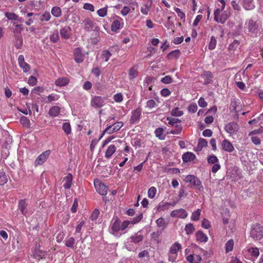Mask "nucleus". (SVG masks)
Here are the masks:
<instances>
[{
  "instance_id": "nucleus-11",
  "label": "nucleus",
  "mask_w": 263,
  "mask_h": 263,
  "mask_svg": "<svg viewBox=\"0 0 263 263\" xmlns=\"http://www.w3.org/2000/svg\"><path fill=\"white\" fill-rule=\"evenodd\" d=\"M28 203L26 199H21L18 201V210H20L21 214L26 216L28 214Z\"/></svg>"
},
{
  "instance_id": "nucleus-13",
  "label": "nucleus",
  "mask_w": 263,
  "mask_h": 263,
  "mask_svg": "<svg viewBox=\"0 0 263 263\" xmlns=\"http://www.w3.org/2000/svg\"><path fill=\"white\" fill-rule=\"evenodd\" d=\"M141 112L142 110L140 108H138L132 112L130 119V123H136L139 121Z\"/></svg>"
},
{
  "instance_id": "nucleus-41",
  "label": "nucleus",
  "mask_w": 263,
  "mask_h": 263,
  "mask_svg": "<svg viewBox=\"0 0 263 263\" xmlns=\"http://www.w3.org/2000/svg\"><path fill=\"white\" fill-rule=\"evenodd\" d=\"M129 77L130 79L135 78L138 75V71L135 67H132L129 70Z\"/></svg>"
},
{
  "instance_id": "nucleus-4",
  "label": "nucleus",
  "mask_w": 263,
  "mask_h": 263,
  "mask_svg": "<svg viewBox=\"0 0 263 263\" xmlns=\"http://www.w3.org/2000/svg\"><path fill=\"white\" fill-rule=\"evenodd\" d=\"M94 185L97 192L101 195H106L107 193L108 187L103 182L98 179L94 180Z\"/></svg>"
},
{
  "instance_id": "nucleus-1",
  "label": "nucleus",
  "mask_w": 263,
  "mask_h": 263,
  "mask_svg": "<svg viewBox=\"0 0 263 263\" xmlns=\"http://www.w3.org/2000/svg\"><path fill=\"white\" fill-rule=\"evenodd\" d=\"M186 182L190 183L192 186L196 187L199 192H202L204 191L203 186L200 180L196 176L189 175L185 177V179Z\"/></svg>"
},
{
  "instance_id": "nucleus-43",
  "label": "nucleus",
  "mask_w": 263,
  "mask_h": 263,
  "mask_svg": "<svg viewBox=\"0 0 263 263\" xmlns=\"http://www.w3.org/2000/svg\"><path fill=\"white\" fill-rule=\"evenodd\" d=\"M175 127L176 129H172V130H170L169 133L174 134H174H176V135L180 134L181 133L182 130V127L181 125L176 124L175 126Z\"/></svg>"
},
{
  "instance_id": "nucleus-25",
  "label": "nucleus",
  "mask_w": 263,
  "mask_h": 263,
  "mask_svg": "<svg viewBox=\"0 0 263 263\" xmlns=\"http://www.w3.org/2000/svg\"><path fill=\"white\" fill-rule=\"evenodd\" d=\"M14 45L17 49H21L23 45V37L21 34H14Z\"/></svg>"
},
{
  "instance_id": "nucleus-60",
  "label": "nucleus",
  "mask_w": 263,
  "mask_h": 263,
  "mask_svg": "<svg viewBox=\"0 0 263 263\" xmlns=\"http://www.w3.org/2000/svg\"><path fill=\"white\" fill-rule=\"evenodd\" d=\"M143 218V214L141 213L140 215L135 217L132 220L130 221L131 224H135L140 222Z\"/></svg>"
},
{
  "instance_id": "nucleus-53",
  "label": "nucleus",
  "mask_w": 263,
  "mask_h": 263,
  "mask_svg": "<svg viewBox=\"0 0 263 263\" xmlns=\"http://www.w3.org/2000/svg\"><path fill=\"white\" fill-rule=\"evenodd\" d=\"M200 213L201 210L200 209H198L195 212L193 213L191 219L194 221H198L199 219Z\"/></svg>"
},
{
  "instance_id": "nucleus-19",
  "label": "nucleus",
  "mask_w": 263,
  "mask_h": 263,
  "mask_svg": "<svg viewBox=\"0 0 263 263\" xmlns=\"http://www.w3.org/2000/svg\"><path fill=\"white\" fill-rule=\"evenodd\" d=\"M72 178V175L71 173H68L67 176L64 178L63 187L65 189H69L71 187Z\"/></svg>"
},
{
  "instance_id": "nucleus-9",
  "label": "nucleus",
  "mask_w": 263,
  "mask_h": 263,
  "mask_svg": "<svg viewBox=\"0 0 263 263\" xmlns=\"http://www.w3.org/2000/svg\"><path fill=\"white\" fill-rule=\"evenodd\" d=\"M116 17L117 19L115 20L111 25V31L115 32L121 29L124 25L122 18L117 15H116Z\"/></svg>"
},
{
  "instance_id": "nucleus-40",
  "label": "nucleus",
  "mask_w": 263,
  "mask_h": 263,
  "mask_svg": "<svg viewBox=\"0 0 263 263\" xmlns=\"http://www.w3.org/2000/svg\"><path fill=\"white\" fill-rule=\"evenodd\" d=\"M62 129L67 135H69L71 133V126L68 122H65L63 124Z\"/></svg>"
},
{
  "instance_id": "nucleus-32",
  "label": "nucleus",
  "mask_w": 263,
  "mask_h": 263,
  "mask_svg": "<svg viewBox=\"0 0 263 263\" xmlns=\"http://www.w3.org/2000/svg\"><path fill=\"white\" fill-rule=\"evenodd\" d=\"M12 24L15 27V28L13 30L14 34H21L23 30V25L18 24L15 22H12Z\"/></svg>"
},
{
  "instance_id": "nucleus-59",
  "label": "nucleus",
  "mask_w": 263,
  "mask_h": 263,
  "mask_svg": "<svg viewBox=\"0 0 263 263\" xmlns=\"http://www.w3.org/2000/svg\"><path fill=\"white\" fill-rule=\"evenodd\" d=\"M151 5H148L147 4L144 5V7L141 8V12L144 15H147L148 11L150 10Z\"/></svg>"
},
{
  "instance_id": "nucleus-23",
  "label": "nucleus",
  "mask_w": 263,
  "mask_h": 263,
  "mask_svg": "<svg viewBox=\"0 0 263 263\" xmlns=\"http://www.w3.org/2000/svg\"><path fill=\"white\" fill-rule=\"evenodd\" d=\"M242 6L247 10H251L255 8L253 0H242Z\"/></svg>"
},
{
  "instance_id": "nucleus-27",
  "label": "nucleus",
  "mask_w": 263,
  "mask_h": 263,
  "mask_svg": "<svg viewBox=\"0 0 263 263\" xmlns=\"http://www.w3.org/2000/svg\"><path fill=\"white\" fill-rule=\"evenodd\" d=\"M61 110V108L58 106H54L52 107L49 110V115L53 117L58 116Z\"/></svg>"
},
{
  "instance_id": "nucleus-64",
  "label": "nucleus",
  "mask_w": 263,
  "mask_h": 263,
  "mask_svg": "<svg viewBox=\"0 0 263 263\" xmlns=\"http://www.w3.org/2000/svg\"><path fill=\"white\" fill-rule=\"evenodd\" d=\"M100 212L98 209H95L92 213L90 218L91 220H96L99 215Z\"/></svg>"
},
{
  "instance_id": "nucleus-7",
  "label": "nucleus",
  "mask_w": 263,
  "mask_h": 263,
  "mask_svg": "<svg viewBox=\"0 0 263 263\" xmlns=\"http://www.w3.org/2000/svg\"><path fill=\"white\" fill-rule=\"evenodd\" d=\"M84 28L86 31L89 32L95 28V30L99 31V27L96 26L95 23L89 18H86L83 22Z\"/></svg>"
},
{
  "instance_id": "nucleus-15",
  "label": "nucleus",
  "mask_w": 263,
  "mask_h": 263,
  "mask_svg": "<svg viewBox=\"0 0 263 263\" xmlns=\"http://www.w3.org/2000/svg\"><path fill=\"white\" fill-rule=\"evenodd\" d=\"M114 222L110 226L111 230L113 232H118L121 230V221L117 217H114L112 221Z\"/></svg>"
},
{
  "instance_id": "nucleus-22",
  "label": "nucleus",
  "mask_w": 263,
  "mask_h": 263,
  "mask_svg": "<svg viewBox=\"0 0 263 263\" xmlns=\"http://www.w3.org/2000/svg\"><path fill=\"white\" fill-rule=\"evenodd\" d=\"M182 160L184 162L193 161L196 158L195 155L192 152H186L182 155Z\"/></svg>"
},
{
  "instance_id": "nucleus-48",
  "label": "nucleus",
  "mask_w": 263,
  "mask_h": 263,
  "mask_svg": "<svg viewBox=\"0 0 263 263\" xmlns=\"http://www.w3.org/2000/svg\"><path fill=\"white\" fill-rule=\"evenodd\" d=\"M61 10L59 7H53L51 10V13L55 17H59L61 15Z\"/></svg>"
},
{
  "instance_id": "nucleus-21",
  "label": "nucleus",
  "mask_w": 263,
  "mask_h": 263,
  "mask_svg": "<svg viewBox=\"0 0 263 263\" xmlns=\"http://www.w3.org/2000/svg\"><path fill=\"white\" fill-rule=\"evenodd\" d=\"M69 82V80L66 77L59 78L55 81V84L57 86L62 87L67 85Z\"/></svg>"
},
{
  "instance_id": "nucleus-3",
  "label": "nucleus",
  "mask_w": 263,
  "mask_h": 263,
  "mask_svg": "<svg viewBox=\"0 0 263 263\" xmlns=\"http://www.w3.org/2000/svg\"><path fill=\"white\" fill-rule=\"evenodd\" d=\"M106 98L99 96H93L90 100V105L94 108H100L105 104Z\"/></svg>"
},
{
  "instance_id": "nucleus-18",
  "label": "nucleus",
  "mask_w": 263,
  "mask_h": 263,
  "mask_svg": "<svg viewBox=\"0 0 263 263\" xmlns=\"http://www.w3.org/2000/svg\"><path fill=\"white\" fill-rule=\"evenodd\" d=\"M143 235L142 234H139V232H138L131 236L129 237V240H130V242L134 243H139L143 241Z\"/></svg>"
},
{
  "instance_id": "nucleus-56",
  "label": "nucleus",
  "mask_w": 263,
  "mask_h": 263,
  "mask_svg": "<svg viewBox=\"0 0 263 263\" xmlns=\"http://www.w3.org/2000/svg\"><path fill=\"white\" fill-rule=\"evenodd\" d=\"M156 192L157 190L156 187L152 186L151 188H149L148 191V197L152 199L154 198V197L156 195Z\"/></svg>"
},
{
  "instance_id": "nucleus-31",
  "label": "nucleus",
  "mask_w": 263,
  "mask_h": 263,
  "mask_svg": "<svg viewBox=\"0 0 263 263\" xmlns=\"http://www.w3.org/2000/svg\"><path fill=\"white\" fill-rule=\"evenodd\" d=\"M9 178V176L6 175L5 172L3 170L0 171V185H3L6 184Z\"/></svg>"
},
{
  "instance_id": "nucleus-2",
  "label": "nucleus",
  "mask_w": 263,
  "mask_h": 263,
  "mask_svg": "<svg viewBox=\"0 0 263 263\" xmlns=\"http://www.w3.org/2000/svg\"><path fill=\"white\" fill-rule=\"evenodd\" d=\"M250 236L255 240L261 239L263 237V227L258 223L253 225Z\"/></svg>"
},
{
  "instance_id": "nucleus-30",
  "label": "nucleus",
  "mask_w": 263,
  "mask_h": 263,
  "mask_svg": "<svg viewBox=\"0 0 263 263\" xmlns=\"http://www.w3.org/2000/svg\"><path fill=\"white\" fill-rule=\"evenodd\" d=\"M50 41L53 43H57L60 39L59 32L58 30H54L49 36Z\"/></svg>"
},
{
  "instance_id": "nucleus-10",
  "label": "nucleus",
  "mask_w": 263,
  "mask_h": 263,
  "mask_svg": "<svg viewBox=\"0 0 263 263\" xmlns=\"http://www.w3.org/2000/svg\"><path fill=\"white\" fill-rule=\"evenodd\" d=\"M50 154V151L49 150H47L43 153H42L41 155H40L35 160L34 163L35 165H41L44 163L48 157L49 156Z\"/></svg>"
},
{
  "instance_id": "nucleus-46",
  "label": "nucleus",
  "mask_w": 263,
  "mask_h": 263,
  "mask_svg": "<svg viewBox=\"0 0 263 263\" xmlns=\"http://www.w3.org/2000/svg\"><path fill=\"white\" fill-rule=\"evenodd\" d=\"M234 246V241L233 239H230L226 243V252H229L232 251Z\"/></svg>"
},
{
  "instance_id": "nucleus-54",
  "label": "nucleus",
  "mask_w": 263,
  "mask_h": 263,
  "mask_svg": "<svg viewBox=\"0 0 263 263\" xmlns=\"http://www.w3.org/2000/svg\"><path fill=\"white\" fill-rule=\"evenodd\" d=\"M107 6L103 8L100 9L97 11V14L100 17H104L107 15Z\"/></svg>"
},
{
  "instance_id": "nucleus-28",
  "label": "nucleus",
  "mask_w": 263,
  "mask_h": 263,
  "mask_svg": "<svg viewBox=\"0 0 263 263\" xmlns=\"http://www.w3.org/2000/svg\"><path fill=\"white\" fill-rule=\"evenodd\" d=\"M181 248V245L179 242H176L171 247L169 254H177V252Z\"/></svg>"
},
{
  "instance_id": "nucleus-26",
  "label": "nucleus",
  "mask_w": 263,
  "mask_h": 263,
  "mask_svg": "<svg viewBox=\"0 0 263 263\" xmlns=\"http://www.w3.org/2000/svg\"><path fill=\"white\" fill-rule=\"evenodd\" d=\"M116 151V147L114 145L111 144L109 145L105 152V158L107 159L110 158L112 155L115 153Z\"/></svg>"
},
{
  "instance_id": "nucleus-44",
  "label": "nucleus",
  "mask_w": 263,
  "mask_h": 263,
  "mask_svg": "<svg viewBox=\"0 0 263 263\" xmlns=\"http://www.w3.org/2000/svg\"><path fill=\"white\" fill-rule=\"evenodd\" d=\"M124 3L129 5L130 9H132L133 12L135 11V7L138 6V4L132 0H125Z\"/></svg>"
},
{
  "instance_id": "nucleus-49",
  "label": "nucleus",
  "mask_w": 263,
  "mask_h": 263,
  "mask_svg": "<svg viewBox=\"0 0 263 263\" xmlns=\"http://www.w3.org/2000/svg\"><path fill=\"white\" fill-rule=\"evenodd\" d=\"M166 120L168 121V124L172 126H175L177 123H180L181 120L177 118L167 117Z\"/></svg>"
},
{
  "instance_id": "nucleus-29",
  "label": "nucleus",
  "mask_w": 263,
  "mask_h": 263,
  "mask_svg": "<svg viewBox=\"0 0 263 263\" xmlns=\"http://www.w3.org/2000/svg\"><path fill=\"white\" fill-rule=\"evenodd\" d=\"M181 54V52L179 50L176 49L173 51H172L170 53H168L167 55V58L169 60L172 59H177Z\"/></svg>"
},
{
  "instance_id": "nucleus-42",
  "label": "nucleus",
  "mask_w": 263,
  "mask_h": 263,
  "mask_svg": "<svg viewBox=\"0 0 263 263\" xmlns=\"http://www.w3.org/2000/svg\"><path fill=\"white\" fill-rule=\"evenodd\" d=\"M185 231L187 234L190 235L192 234L195 231V228L192 223H188L185 226Z\"/></svg>"
},
{
  "instance_id": "nucleus-35",
  "label": "nucleus",
  "mask_w": 263,
  "mask_h": 263,
  "mask_svg": "<svg viewBox=\"0 0 263 263\" xmlns=\"http://www.w3.org/2000/svg\"><path fill=\"white\" fill-rule=\"evenodd\" d=\"M156 222L157 226L158 227L161 228L162 230L164 229L167 225V223L165 222L164 219L162 217L156 220Z\"/></svg>"
},
{
  "instance_id": "nucleus-24",
  "label": "nucleus",
  "mask_w": 263,
  "mask_h": 263,
  "mask_svg": "<svg viewBox=\"0 0 263 263\" xmlns=\"http://www.w3.org/2000/svg\"><path fill=\"white\" fill-rule=\"evenodd\" d=\"M186 260L190 263H199L201 260V257L197 254H191L186 257Z\"/></svg>"
},
{
  "instance_id": "nucleus-62",
  "label": "nucleus",
  "mask_w": 263,
  "mask_h": 263,
  "mask_svg": "<svg viewBox=\"0 0 263 263\" xmlns=\"http://www.w3.org/2000/svg\"><path fill=\"white\" fill-rule=\"evenodd\" d=\"M201 226L205 229H209L211 227V222L205 218L202 220Z\"/></svg>"
},
{
  "instance_id": "nucleus-12",
  "label": "nucleus",
  "mask_w": 263,
  "mask_h": 263,
  "mask_svg": "<svg viewBox=\"0 0 263 263\" xmlns=\"http://www.w3.org/2000/svg\"><path fill=\"white\" fill-rule=\"evenodd\" d=\"M60 33L62 39L65 40L69 39L71 35V29L68 26H65L61 28Z\"/></svg>"
},
{
  "instance_id": "nucleus-38",
  "label": "nucleus",
  "mask_w": 263,
  "mask_h": 263,
  "mask_svg": "<svg viewBox=\"0 0 263 263\" xmlns=\"http://www.w3.org/2000/svg\"><path fill=\"white\" fill-rule=\"evenodd\" d=\"M5 16L10 21H16L17 19V15L13 12H6L5 13Z\"/></svg>"
},
{
  "instance_id": "nucleus-55",
  "label": "nucleus",
  "mask_w": 263,
  "mask_h": 263,
  "mask_svg": "<svg viewBox=\"0 0 263 263\" xmlns=\"http://www.w3.org/2000/svg\"><path fill=\"white\" fill-rule=\"evenodd\" d=\"M114 132H116V130H114V128H113V126L112 125H109L108 126H107L105 129V130L103 131V133L102 134L101 137H100V138H101L103 135L105 134V133H108L109 134H111Z\"/></svg>"
},
{
  "instance_id": "nucleus-61",
  "label": "nucleus",
  "mask_w": 263,
  "mask_h": 263,
  "mask_svg": "<svg viewBox=\"0 0 263 263\" xmlns=\"http://www.w3.org/2000/svg\"><path fill=\"white\" fill-rule=\"evenodd\" d=\"M161 82L164 84H170L173 82V79L171 76H166L161 79Z\"/></svg>"
},
{
  "instance_id": "nucleus-58",
  "label": "nucleus",
  "mask_w": 263,
  "mask_h": 263,
  "mask_svg": "<svg viewBox=\"0 0 263 263\" xmlns=\"http://www.w3.org/2000/svg\"><path fill=\"white\" fill-rule=\"evenodd\" d=\"M175 11L177 13L178 16L181 19L183 20V21H185V15L184 12H183L179 8H175Z\"/></svg>"
},
{
  "instance_id": "nucleus-50",
  "label": "nucleus",
  "mask_w": 263,
  "mask_h": 263,
  "mask_svg": "<svg viewBox=\"0 0 263 263\" xmlns=\"http://www.w3.org/2000/svg\"><path fill=\"white\" fill-rule=\"evenodd\" d=\"M249 252L250 253L252 256L257 258L259 255V252L256 248H251L249 249Z\"/></svg>"
},
{
  "instance_id": "nucleus-52",
  "label": "nucleus",
  "mask_w": 263,
  "mask_h": 263,
  "mask_svg": "<svg viewBox=\"0 0 263 263\" xmlns=\"http://www.w3.org/2000/svg\"><path fill=\"white\" fill-rule=\"evenodd\" d=\"M183 114V111L179 110L178 107H176L175 108L172 109L171 112L172 116L175 117H180L182 116Z\"/></svg>"
},
{
  "instance_id": "nucleus-37",
  "label": "nucleus",
  "mask_w": 263,
  "mask_h": 263,
  "mask_svg": "<svg viewBox=\"0 0 263 263\" xmlns=\"http://www.w3.org/2000/svg\"><path fill=\"white\" fill-rule=\"evenodd\" d=\"M239 44L240 42L238 41L234 40V41L229 45L228 49L230 51H234L238 48Z\"/></svg>"
},
{
  "instance_id": "nucleus-6",
  "label": "nucleus",
  "mask_w": 263,
  "mask_h": 263,
  "mask_svg": "<svg viewBox=\"0 0 263 263\" xmlns=\"http://www.w3.org/2000/svg\"><path fill=\"white\" fill-rule=\"evenodd\" d=\"M246 25L248 31L251 33L256 34L259 31L258 25L255 20L252 19L249 20L248 22L246 23Z\"/></svg>"
},
{
  "instance_id": "nucleus-8",
  "label": "nucleus",
  "mask_w": 263,
  "mask_h": 263,
  "mask_svg": "<svg viewBox=\"0 0 263 263\" xmlns=\"http://www.w3.org/2000/svg\"><path fill=\"white\" fill-rule=\"evenodd\" d=\"M239 129V126L238 124L234 122H231L224 126L225 130L229 134L232 135L236 133Z\"/></svg>"
},
{
  "instance_id": "nucleus-45",
  "label": "nucleus",
  "mask_w": 263,
  "mask_h": 263,
  "mask_svg": "<svg viewBox=\"0 0 263 263\" xmlns=\"http://www.w3.org/2000/svg\"><path fill=\"white\" fill-rule=\"evenodd\" d=\"M217 44V40L214 36H211L208 48L210 50H213L215 48Z\"/></svg>"
},
{
  "instance_id": "nucleus-20",
  "label": "nucleus",
  "mask_w": 263,
  "mask_h": 263,
  "mask_svg": "<svg viewBox=\"0 0 263 263\" xmlns=\"http://www.w3.org/2000/svg\"><path fill=\"white\" fill-rule=\"evenodd\" d=\"M195 236L196 237V240L200 242H205L208 241V238L207 236L201 231H198L196 233Z\"/></svg>"
},
{
  "instance_id": "nucleus-63",
  "label": "nucleus",
  "mask_w": 263,
  "mask_h": 263,
  "mask_svg": "<svg viewBox=\"0 0 263 263\" xmlns=\"http://www.w3.org/2000/svg\"><path fill=\"white\" fill-rule=\"evenodd\" d=\"M188 110L190 112L195 113L197 110V105L195 103H192L190 105L188 108Z\"/></svg>"
},
{
  "instance_id": "nucleus-14",
  "label": "nucleus",
  "mask_w": 263,
  "mask_h": 263,
  "mask_svg": "<svg viewBox=\"0 0 263 263\" xmlns=\"http://www.w3.org/2000/svg\"><path fill=\"white\" fill-rule=\"evenodd\" d=\"M73 54L74 57V61L77 63H81L84 61V55L82 53V50L81 48H76L74 50Z\"/></svg>"
},
{
  "instance_id": "nucleus-34",
  "label": "nucleus",
  "mask_w": 263,
  "mask_h": 263,
  "mask_svg": "<svg viewBox=\"0 0 263 263\" xmlns=\"http://www.w3.org/2000/svg\"><path fill=\"white\" fill-rule=\"evenodd\" d=\"M169 208V204L168 202H161L159 204L158 206L157 207V211L159 212L164 211L166 210H167Z\"/></svg>"
},
{
  "instance_id": "nucleus-47",
  "label": "nucleus",
  "mask_w": 263,
  "mask_h": 263,
  "mask_svg": "<svg viewBox=\"0 0 263 263\" xmlns=\"http://www.w3.org/2000/svg\"><path fill=\"white\" fill-rule=\"evenodd\" d=\"M20 122L21 124H22L25 127H29L30 121L27 117H26L25 116H22L20 119Z\"/></svg>"
},
{
  "instance_id": "nucleus-17",
  "label": "nucleus",
  "mask_w": 263,
  "mask_h": 263,
  "mask_svg": "<svg viewBox=\"0 0 263 263\" xmlns=\"http://www.w3.org/2000/svg\"><path fill=\"white\" fill-rule=\"evenodd\" d=\"M201 77L204 79L203 84L208 85L211 83L213 76L211 71H205L201 74Z\"/></svg>"
},
{
  "instance_id": "nucleus-5",
  "label": "nucleus",
  "mask_w": 263,
  "mask_h": 263,
  "mask_svg": "<svg viewBox=\"0 0 263 263\" xmlns=\"http://www.w3.org/2000/svg\"><path fill=\"white\" fill-rule=\"evenodd\" d=\"M45 255L46 253L45 252L41 251L40 249L35 248L32 256L36 259V263H46Z\"/></svg>"
},
{
  "instance_id": "nucleus-33",
  "label": "nucleus",
  "mask_w": 263,
  "mask_h": 263,
  "mask_svg": "<svg viewBox=\"0 0 263 263\" xmlns=\"http://www.w3.org/2000/svg\"><path fill=\"white\" fill-rule=\"evenodd\" d=\"M65 245L66 247L73 249L74 248L75 239L73 237H71L67 238L65 240Z\"/></svg>"
},
{
  "instance_id": "nucleus-39",
  "label": "nucleus",
  "mask_w": 263,
  "mask_h": 263,
  "mask_svg": "<svg viewBox=\"0 0 263 263\" xmlns=\"http://www.w3.org/2000/svg\"><path fill=\"white\" fill-rule=\"evenodd\" d=\"M207 162L209 164H214L218 163L219 160L215 155H212L207 158Z\"/></svg>"
},
{
  "instance_id": "nucleus-16",
  "label": "nucleus",
  "mask_w": 263,
  "mask_h": 263,
  "mask_svg": "<svg viewBox=\"0 0 263 263\" xmlns=\"http://www.w3.org/2000/svg\"><path fill=\"white\" fill-rule=\"evenodd\" d=\"M221 146L224 151L229 153H231L234 151V147L233 144L227 139H224L222 141Z\"/></svg>"
},
{
  "instance_id": "nucleus-51",
  "label": "nucleus",
  "mask_w": 263,
  "mask_h": 263,
  "mask_svg": "<svg viewBox=\"0 0 263 263\" xmlns=\"http://www.w3.org/2000/svg\"><path fill=\"white\" fill-rule=\"evenodd\" d=\"M102 57L105 59V62H107L111 56V53L107 50H104L102 52Z\"/></svg>"
},
{
  "instance_id": "nucleus-57",
  "label": "nucleus",
  "mask_w": 263,
  "mask_h": 263,
  "mask_svg": "<svg viewBox=\"0 0 263 263\" xmlns=\"http://www.w3.org/2000/svg\"><path fill=\"white\" fill-rule=\"evenodd\" d=\"M164 129L163 128L159 127L155 129V133L156 134V136L158 137L161 140H163L164 139V137H162V134L163 132Z\"/></svg>"
},
{
  "instance_id": "nucleus-36",
  "label": "nucleus",
  "mask_w": 263,
  "mask_h": 263,
  "mask_svg": "<svg viewBox=\"0 0 263 263\" xmlns=\"http://www.w3.org/2000/svg\"><path fill=\"white\" fill-rule=\"evenodd\" d=\"M230 13L227 11H224L220 15V18L218 20L219 23L224 24L226 20L230 17Z\"/></svg>"
}]
</instances>
